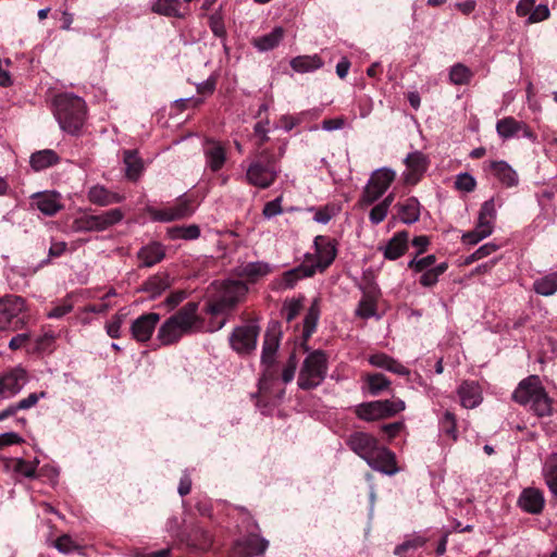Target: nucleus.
Listing matches in <instances>:
<instances>
[{
  "mask_svg": "<svg viewBox=\"0 0 557 557\" xmlns=\"http://www.w3.org/2000/svg\"><path fill=\"white\" fill-rule=\"evenodd\" d=\"M166 235L172 240H176V239L194 240L200 236V228L196 224L172 226V227L168 228Z\"/></svg>",
  "mask_w": 557,
  "mask_h": 557,
  "instance_id": "obj_39",
  "label": "nucleus"
},
{
  "mask_svg": "<svg viewBox=\"0 0 557 557\" xmlns=\"http://www.w3.org/2000/svg\"><path fill=\"white\" fill-rule=\"evenodd\" d=\"M369 393L372 396L379 395L384 389L388 388L391 381L382 373H373L367 376Z\"/></svg>",
  "mask_w": 557,
  "mask_h": 557,
  "instance_id": "obj_46",
  "label": "nucleus"
},
{
  "mask_svg": "<svg viewBox=\"0 0 557 557\" xmlns=\"http://www.w3.org/2000/svg\"><path fill=\"white\" fill-rule=\"evenodd\" d=\"M54 546L60 553L63 554H70L77 548L71 536L65 534L57 539Z\"/></svg>",
  "mask_w": 557,
  "mask_h": 557,
  "instance_id": "obj_61",
  "label": "nucleus"
},
{
  "mask_svg": "<svg viewBox=\"0 0 557 557\" xmlns=\"http://www.w3.org/2000/svg\"><path fill=\"white\" fill-rule=\"evenodd\" d=\"M209 25L212 30V33L216 37H224L226 34L224 23L222 21V17L219 14H212L209 17Z\"/></svg>",
  "mask_w": 557,
  "mask_h": 557,
  "instance_id": "obj_64",
  "label": "nucleus"
},
{
  "mask_svg": "<svg viewBox=\"0 0 557 557\" xmlns=\"http://www.w3.org/2000/svg\"><path fill=\"white\" fill-rule=\"evenodd\" d=\"M38 463L39 461L37 459L33 461H26L22 458H17L14 460L13 469L16 473L25 478H34Z\"/></svg>",
  "mask_w": 557,
  "mask_h": 557,
  "instance_id": "obj_48",
  "label": "nucleus"
},
{
  "mask_svg": "<svg viewBox=\"0 0 557 557\" xmlns=\"http://www.w3.org/2000/svg\"><path fill=\"white\" fill-rule=\"evenodd\" d=\"M280 346L278 336L268 332L264 336L261 352L262 375L259 380V394L267 395L276 384V352Z\"/></svg>",
  "mask_w": 557,
  "mask_h": 557,
  "instance_id": "obj_5",
  "label": "nucleus"
},
{
  "mask_svg": "<svg viewBox=\"0 0 557 557\" xmlns=\"http://www.w3.org/2000/svg\"><path fill=\"white\" fill-rule=\"evenodd\" d=\"M313 246L315 250L314 262L308 267L314 268V273L317 271L323 272L333 263L336 258V244L333 239L326 236L318 235L313 240Z\"/></svg>",
  "mask_w": 557,
  "mask_h": 557,
  "instance_id": "obj_14",
  "label": "nucleus"
},
{
  "mask_svg": "<svg viewBox=\"0 0 557 557\" xmlns=\"http://www.w3.org/2000/svg\"><path fill=\"white\" fill-rule=\"evenodd\" d=\"M32 198L35 200L36 208L48 216L55 215L62 208L60 195L58 193H35Z\"/></svg>",
  "mask_w": 557,
  "mask_h": 557,
  "instance_id": "obj_26",
  "label": "nucleus"
},
{
  "mask_svg": "<svg viewBox=\"0 0 557 557\" xmlns=\"http://www.w3.org/2000/svg\"><path fill=\"white\" fill-rule=\"evenodd\" d=\"M425 544V540L422 536H413L404 541L401 544L397 545L394 549V554L396 556L401 557L409 549H416L422 547Z\"/></svg>",
  "mask_w": 557,
  "mask_h": 557,
  "instance_id": "obj_52",
  "label": "nucleus"
},
{
  "mask_svg": "<svg viewBox=\"0 0 557 557\" xmlns=\"http://www.w3.org/2000/svg\"><path fill=\"white\" fill-rule=\"evenodd\" d=\"M460 405L467 409L478 407L482 400V388L475 381H463L457 388Z\"/></svg>",
  "mask_w": 557,
  "mask_h": 557,
  "instance_id": "obj_22",
  "label": "nucleus"
},
{
  "mask_svg": "<svg viewBox=\"0 0 557 557\" xmlns=\"http://www.w3.org/2000/svg\"><path fill=\"white\" fill-rule=\"evenodd\" d=\"M549 17V9L545 4L534 5L532 13L528 17V23H539Z\"/></svg>",
  "mask_w": 557,
  "mask_h": 557,
  "instance_id": "obj_60",
  "label": "nucleus"
},
{
  "mask_svg": "<svg viewBox=\"0 0 557 557\" xmlns=\"http://www.w3.org/2000/svg\"><path fill=\"white\" fill-rule=\"evenodd\" d=\"M187 546L190 548L198 550V552H206L208 550L212 545V537L211 535L200 529L195 528L188 535L186 540Z\"/></svg>",
  "mask_w": 557,
  "mask_h": 557,
  "instance_id": "obj_37",
  "label": "nucleus"
},
{
  "mask_svg": "<svg viewBox=\"0 0 557 557\" xmlns=\"http://www.w3.org/2000/svg\"><path fill=\"white\" fill-rule=\"evenodd\" d=\"M88 200L100 207H108L110 205L121 203L124 201L125 196L115 191H111L102 185H94L87 191Z\"/></svg>",
  "mask_w": 557,
  "mask_h": 557,
  "instance_id": "obj_24",
  "label": "nucleus"
},
{
  "mask_svg": "<svg viewBox=\"0 0 557 557\" xmlns=\"http://www.w3.org/2000/svg\"><path fill=\"white\" fill-rule=\"evenodd\" d=\"M521 127H523V122L507 116L497 122L496 132L503 139H509L517 136Z\"/></svg>",
  "mask_w": 557,
  "mask_h": 557,
  "instance_id": "obj_38",
  "label": "nucleus"
},
{
  "mask_svg": "<svg viewBox=\"0 0 557 557\" xmlns=\"http://www.w3.org/2000/svg\"><path fill=\"white\" fill-rule=\"evenodd\" d=\"M60 162V157L52 149H44L33 152L29 158L30 168L40 172Z\"/></svg>",
  "mask_w": 557,
  "mask_h": 557,
  "instance_id": "obj_30",
  "label": "nucleus"
},
{
  "mask_svg": "<svg viewBox=\"0 0 557 557\" xmlns=\"http://www.w3.org/2000/svg\"><path fill=\"white\" fill-rule=\"evenodd\" d=\"M408 248V233L401 231L396 233L383 248V255L388 260L400 258Z\"/></svg>",
  "mask_w": 557,
  "mask_h": 557,
  "instance_id": "obj_29",
  "label": "nucleus"
},
{
  "mask_svg": "<svg viewBox=\"0 0 557 557\" xmlns=\"http://www.w3.org/2000/svg\"><path fill=\"white\" fill-rule=\"evenodd\" d=\"M260 327L257 324L248 323L234 329L230 336L232 348L240 354H249L256 349Z\"/></svg>",
  "mask_w": 557,
  "mask_h": 557,
  "instance_id": "obj_13",
  "label": "nucleus"
},
{
  "mask_svg": "<svg viewBox=\"0 0 557 557\" xmlns=\"http://www.w3.org/2000/svg\"><path fill=\"white\" fill-rule=\"evenodd\" d=\"M174 206L177 210L176 216H182L183 219L191 216L195 212V207L189 198L181 197Z\"/></svg>",
  "mask_w": 557,
  "mask_h": 557,
  "instance_id": "obj_56",
  "label": "nucleus"
},
{
  "mask_svg": "<svg viewBox=\"0 0 557 557\" xmlns=\"http://www.w3.org/2000/svg\"><path fill=\"white\" fill-rule=\"evenodd\" d=\"M376 313L375 301L370 296H364L359 301V305L356 309V314L363 319H369L374 317Z\"/></svg>",
  "mask_w": 557,
  "mask_h": 557,
  "instance_id": "obj_50",
  "label": "nucleus"
},
{
  "mask_svg": "<svg viewBox=\"0 0 557 557\" xmlns=\"http://www.w3.org/2000/svg\"><path fill=\"white\" fill-rule=\"evenodd\" d=\"M160 321V314L149 312L138 317L131 326L132 336L139 343H146L151 338L153 331Z\"/></svg>",
  "mask_w": 557,
  "mask_h": 557,
  "instance_id": "obj_19",
  "label": "nucleus"
},
{
  "mask_svg": "<svg viewBox=\"0 0 557 557\" xmlns=\"http://www.w3.org/2000/svg\"><path fill=\"white\" fill-rule=\"evenodd\" d=\"M198 304L190 301L171 315L159 329L158 339L164 346L175 344L184 335L200 327Z\"/></svg>",
  "mask_w": 557,
  "mask_h": 557,
  "instance_id": "obj_2",
  "label": "nucleus"
},
{
  "mask_svg": "<svg viewBox=\"0 0 557 557\" xmlns=\"http://www.w3.org/2000/svg\"><path fill=\"white\" fill-rule=\"evenodd\" d=\"M405 401L399 398L362 403L356 408L357 416L366 421L393 417L405 410Z\"/></svg>",
  "mask_w": 557,
  "mask_h": 557,
  "instance_id": "obj_9",
  "label": "nucleus"
},
{
  "mask_svg": "<svg viewBox=\"0 0 557 557\" xmlns=\"http://www.w3.org/2000/svg\"><path fill=\"white\" fill-rule=\"evenodd\" d=\"M388 211L384 203L379 202L370 210L369 221L371 224L377 225L385 220Z\"/></svg>",
  "mask_w": 557,
  "mask_h": 557,
  "instance_id": "obj_57",
  "label": "nucleus"
},
{
  "mask_svg": "<svg viewBox=\"0 0 557 557\" xmlns=\"http://www.w3.org/2000/svg\"><path fill=\"white\" fill-rule=\"evenodd\" d=\"M310 211H314L313 221L320 224H327L335 215V209L332 206H324L318 209L310 208Z\"/></svg>",
  "mask_w": 557,
  "mask_h": 557,
  "instance_id": "obj_54",
  "label": "nucleus"
},
{
  "mask_svg": "<svg viewBox=\"0 0 557 557\" xmlns=\"http://www.w3.org/2000/svg\"><path fill=\"white\" fill-rule=\"evenodd\" d=\"M53 115L63 132L70 135H78L86 121V102L72 92L55 95L53 98Z\"/></svg>",
  "mask_w": 557,
  "mask_h": 557,
  "instance_id": "obj_1",
  "label": "nucleus"
},
{
  "mask_svg": "<svg viewBox=\"0 0 557 557\" xmlns=\"http://www.w3.org/2000/svg\"><path fill=\"white\" fill-rule=\"evenodd\" d=\"M297 369V360L295 355H290L288 358L283 371H282V381L287 384L294 380L295 373Z\"/></svg>",
  "mask_w": 557,
  "mask_h": 557,
  "instance_id": "obj_59",
  "label": "nucleus"
},
{
  "mask_svg": "<svg viewBox=\"0 0 557 557\" xmlns=\"http://www.w3.org/2000/svg\"><path fill=\"white\" fill-rule=\"evenodd\" d=\"M393 358L384 352L373 354L369 357V363L373 367L387 370Z\"/></svg>",
  "mask_w": 557,
  "mask_h": 557,
  "instance_id": "obj_62",
  "label": "nucleus"
},
{
  "mask_svg": "<svg viewBox=\"0 0 557 557\" xmlns=\"http://www.w3.org/2000/svg\"><path fill=\"white\" fill-rule=\"evenodd\" d=\"M124 218L121 209L114 208L102 212L101 214H86L76 218L73 221L74 232H103L109 227L120 223Z\"/></svg>",
  "mask_w": 557,
  "mask_h": 557,
  "instance_id": "obj_10",
  "label": "nucleus"
},
{
  "mask_svg": "<svg viewBox=\"0 0 557 557\" xmlns=\"http://www.w3.org/2000/svg\"><path fill=\"white\" fill-rule=\"evenodd\" d=\"M125 175L128 180L136 181L144 170V163L136 150H125L123 154Z\"/></svg>",
  "mask_w": 557,
  "mask_h": 557,
  "instance_id": "obj_35",
  "label": "nucleus"
},
{
  "mask_svg": "<svg viewBox=\"0 0 557 557\" xmlns=\"http://www.w3.org/2000/svg\"><path fill=\"white\" fill-rule=\"evenodd\" d=\"M271 271V267L267 262L257 261L249 262L242 269V275L251 282H256L259 277L265 276Z\"/></svg>",
  "mask_w": 557,
  "mask_h": 557,
  "instance_id": "obj_42",
  "label": "nucleus"
},
{
  "mask_svg": "<svg viewBox=\"0 0 557 557\" xmlns=\"http://www.w3.org/2000/svg\"><path fill=\"white\" fill-rule=\"evenodd\" d=\"M290 67L297 73H309L319 70L324 62L318 54L298 55L290 60Z\"/></svg>",
  "mask_w": 557,
  "mask_h": 557,
  "instance_id": "obj_33",
  "label": "nucleus"
},
{
  "mask_svg": "<svg viewBox=\"0 0 557 557\" xmlns=\"http://www.w3.org/2000/svg\"><path fill=\"white\" fill-rule=\"evenodd\" d=\"M495 220L496 209L494 199H488L481 206L478 223L474 230L462 235V243L475 245L482 239L488 237L493 233Z\"/></svg>",
  "mask_w": 557,
  "mask_h": 557,
  "instance_id": "obj_12",
  "label": "nucleus"
},
{
  "mask_svg": "<svg viewBox=\"0 0 557 557\" xmlns=\"http://www.w3.org/2000/svg\"><path fill=\"white\" fill-rule=\"evenodd\" d=\"M280 171L274 156L269 150H262L248 165L245 178L249 185L265 189L274 184Z\"/></svg>",
  "mask_w": 557,
  "mask_h": 557,
  "instance_id": "obj_4",
  "label": "nucleus"
},
{
  "mask_svg": "<svg viewBox=\"0 0 557 557\" xmlns=\"http://www.w3.org/2000/svg\"><path fill=\"white\" fill-rule=\"evenodd\" d=\"M395 209L397 211L398 219L404 224H413L419 221L421 214V205L416 197H409L404 201L396 203Z\"/></svg>",
  "mask_w": 557,
  "mask_h": 557,
  "instance_id": "obj_27",
  "label": "nucleus"
},
{
  "mask_svg": "<svg viewBox=\"0 0 557 557\" xmlns=\"http://www.w3.org/2000/svg\"><path fill=\"white\" fill-rule=\"evenodd\" d=\"M542 474L549 492L557 496V454H552L546 458Z\"/></svg>",
  "mask_w": 557,
  "mask_h": 557,
  "instance_id": "obj_36",
  "label": "nucleus"
},
{
  "mask_svg": "<svg viewBox=\"0 0 557 557\" xmlns=\"http://www.w3.org/2000/svg\"><path fill=\"white\" fill-rule=\"evenodd\" d=\"M171 285L170 278L168 275L158 274L151 276L144 286V290L149 293L152 298L161 295L165 289H168Z\"/></svg>",
  "mask_w": 557,
  "mask_h": 557,
  "instance_id": "obj_41",
  "label": "nucleus"
},
{
  "mask_svg": "<svg viewBox=\"0 0 557 557\" xmlns=\"http://www.w3.org/2000/svg\"><path fill=\"white\" fill-rule=\"evenodd\" d=\"M396 177V172L389 168H382L375 170L360 197L362 206H371L376 202L389 188Z\"/></svg>",
  "mask_w": 557,
  "mask_h": 557,
  "instance_id": "obj_11",
  "label": "nucleus"
},
{
  "mask_svg": "<svg viewBox=\"0 0 557 557\" xmlns=\"http://www.w3.org/2000/svg\"><path fill=\"white\" fill-rule=\"evenodd\" d=\"M284 36L285 29L282 26H276L270 33L255 37L251 44L259 52H267L276 48Z\"/></svg>",
  "mask_w": 557,
  "mask_h": 557,
  "instance_id": "obj_28",
  "label": "nucleus"
},
{
  "mask_svg": "<svg viewBox=\"0 0 557 557\" xmlns=\"http://www.w3.org/2000/svg\"><path fill=\"white\" fill-rule=\"evenodd\" d=\"M373 470L387 475H394L398 472L395 455L386 447L379 446L375 451L366 460Z\"/></svg>",
  "mask_w": 557,
  "mask_h": 557,
  "instance_id": "obj_18",
  "label": "nucleus"
},
{
  "mask_svg": "<svg viewBox=\"0 0 557 557\" xmlns=\"http://www.w3.org/2000/svg\"><path fill=\"white\" fill-rule=\"evenodd\" d=\"M313 275L314 268H310L308 264H300L283 274L280 286L285 289L293 288L299 280Z\"/></svg>",
  "mask_w": 557,
  "mask_h": 557,
  "instance_id": "obj_34",
  "label": "nucleus"
},
{
  "mask_svg": "<svg viewBox=\"0 0 557 557\" xmlns=\"http://www.w3.org/2000/svg\"><path fill=\"white\" fill-rule=\"evenodd\" d=\"M301 307L302 305L300 300H286L282 308V315L287 322H290L299 314Z\"/></svg>",
  "mask_w": 557,
  "mask_h": 557,
  "instance_id": "obj_53",
  "label": "nucleus"
},
{
  "mask_svg": "<svg viewBox=\"0 0 557 557\" xmlns=\"http://www.w3.org/2000/svg\"><path fill=\"white\" fill-rule=\"evenodd\" d=\"M151 11L166 17L184 18L189 13V8L182 0H156Z\"/></svg>",
  "mask_w": 557,
  "mask_h": 557,
  "instance_id": "obj_25",
  "label": "nucleus"
},
{
  "mask_svg": "<svg viewBox=\"0 0 557 557\" xmlns=\"http://www.w3.org/2000/svg\"><path fill=\"white\" fill-rule=\"evenodd\" d=\"M164 257V246L158 242H152L138 251V259L144 267H152L159 263Z\"/></svg>",
  "mask_w": 557,
  "mask_h": 557,
  "instance_id": "obj_31",
  "label": "nucleus"
},
{
  "mask_svg": "<svg viewBox=\"0 0 557 557\" xmlns=\"http://www.w3.org/2000/svg\"><path fill=\"white\" fill-rule=\"evenodd\" d=\"M148 214L151 218V220L156 221V222L166 223V222H172V221H176V220H183L182 216H176L177 210H176L175 206H171V207L162 208V209L149 208Z\"/></svg>",
  "mask_w": 557,
  "mask_h": 557,
  "instance_id": "obj_44",
  "label": "nucleus"
},
{
  "mask_svg": "<svg viewBox=\"0 0 557 557\" xmlns=\"http://www.w3.org/2000/svg\"><path fill=\"white\" fill-rule=\"evenodd\" d=\"M471 78L472 72L461 63L455 64L449 71V79L454 85H466Z\"/></svg>",
  "mask_w": 557,
  "mask_h": 557,
  "instance_id": "obj_47",
  "label": "nucleus"
},
{
  "mask_svg": "<svg viewBox=\"0 0 557 557\" xmlns=\"http://www.w3.org/2000/svg\"><path fill=\"white\" fill-rule=\"evenodd\" d=\"M441 430L450 436L453 440L457 438V430H456V417L453 412L446 411L443 418L440 421Z\"/></svg>",
  "mask_w": 557,
  "mask_h": 557,
  "instance_id": "obj_51",
  "label": "nucleus"
},
{
  "mask_svg": "<svg viewBox=\"0 0 557 557\" xmlns=\"http://www.w3.org/2000/svg\"><path fill=\"white\" fill-rule=\"evenodd\" d=\"M203 154L206 159V165L212 171H220L226 162V150L221 143L215 140H207Z\"/></svg>",
  "mask_w": 557,
  "mask_h": 557,
  "instance_id": "obj_23",
  "label": "nucleus"
},
{
  "mask_svg": "<svg viewBox=\"0 0 557 557\" xmlns=\"http://www.w3.org/2000/svg\"><path fill=\"white\" fill-rule=\"evenodd\" d=\"M518 506L528 513H541L545 506L543 492L535 487L524 488L519 495Z\"/></svg>",
  "mask_w": 557,
  "mask_h": 557,
  "instance_id": "obj_21",
  "label": "nucleus"
},
{
  "mask_svg": "<svg viewBox=\"0 0 557 557\" xmlns=\"http://www.w3.org/2000/svg\"><path fill=\"white\" fill-rule=\"evenodd\" d=\"M267 547L268 541L258 535L251 534L236 541L231 550V557H255L264 553Z\"/></svg>",
  "mask_w": 557,
  "mask_h": 557,
  "instance_id": "obj_17",
  "label": "nucleus"
},
{
  "mask_svg": "<svg viewBox=\"0 0 557 557\" xmlns=\"http://www.w3.org/2000/svg\"><path fill=\"white\" fill-rule=\"evenodd\" d=\"M24 298L15 295L0 298V330L17 331L26 323Z\"/></svg>",
  "mask_w": 557,
  "mask_h": 557,
  "instance_id": "obj_8",
  "label": "nucleus"
},
{
  "mask_svg": "<svg viewBox=\"0 0 557 557\" xmlns=\"http://www.w3.org/2000/svg\"><path fill=\"white\" fill-rule=\"evenodd\" d=\"M28 381L27 372L16 367L0 375V399H8L18 394Z\"/></svg>",
  "mask_w": 557,
  "mask_h": 557,
  "instance_id": "obj_16",
  "label": "nucleus"
},
{
  "mask_svg": "<svg viewBox=\"0 0 557 557\" xmlns=\"http://www.w3.org/2000/svg\"><path fill=\"white\" fill-rule=\"evenodd\" d=\"M348 447L364 461L379 448L377 440L366 432H355L347 440Z\"/></svg>",
  "mask_w": 557,
  "mask_h": 557,
  "instance_id": "obj_20",
  "label": "nucleus"
},
{
  "mask_svg": "<svg viewBox=\"0 0 557 557\" xmlns=\"http://www.w3.org/2000/svg\"><path fill=\"white\" fill-rule=\"evenodd\" d=\"M512 398L516 403L528 406L537 417H547L553 413V399L537 375H530L522 380L515 389Z\"/></svg>",
  "mask_w": 557,
  "mask_h": 557,
  "instance_id": "obj_3",
  "label": "nucleus"
},
{
  "mask_svg": "<svg viewBox=\"0 0 557 557\" xmlns=\"http://www.w3.org/2000/svg\"><path fill=\"white\" fill-rule=\"evenodd\" d=\"M248 287L240 281H226L218 297L209 305L208 312L216 315L232 311L244 299Z\"/></svg>",
  "mask_w": 557,
  "mask_h": 557,
  "instance_id": "obj_7",
  "label": "nucleus"
},
{
  "mask_svg": "<svg viewBox=\"0 0 557 557\" xmlns=\"http://www.w3.org/2000/svg\"><path fill=\"white\" fill-rule=\"evenodd\" d=\"M326 372V355L321 350H314L305 358L297 384L301 389L315 388L324 381Z\"/></svg>",
  "mask_w": 557,
  "mask_h": 557,
  "instance_id": "obj_6",
  "label": "nucleus"
},
{
  "mask_svg": "<svg viewBox=\"0 0 557 557\" xmlns=\"http://www.w3.org/2000/svg\"><path fill=\"white\" fill-rule=\"evenodd\" d=\"M406 170L403 172L401 177L406 185H417L428 171L430 160L421 151H413L407 154L404 160Z\"/></svg>",
  "mask_w": 557,
  "mask_h": 557,
  "instance_id": "obj_15",
  "label": "nucleus"
},
{
  "mask_svg": "<svg viewBox=\"0 0 557 557\" xmlns=\"http://www.w3.org/2000/svg\"><path fill=\"white\" fill-rule=\"evenodd\" d=\"M283 212L282 209V197H277L272 201L264 205L262 214L265 219L270 220Z\"/></svg>",
  "mask_w": 557,
  "mask_h": 557,
  "instance_id": "obj_58",
  "label": "nucleus"
},
{
  "mask_svg": "<svg viewBox=\"0 0 557 557\" xmlns=\"http://www.w3.org/2000/svg\"><path fill=\"white\" fill-rule=\"evenodd\" d=\"M320 315V310L318 306V300H314L310 308L308 309L305 320H304V337L309 338L315 330L318 320Z\"/></svg>",
  "mask_w": 557,
  "mask_h": 557,
  "instance_id": "obj_45",
  "label": "nucleus"
},
{
  "mask_svg": "<svg viewBox=\"0 0 557 557\" xmlns=\"http://www.w3.org/2000/svg\"><path fill=\"white\" fill-rule=\"evenodd\" d=\"M435 261L436 257L434 255H428L423 258H413L408 262V268L419 273L434 268Z\"/></svg>",
  "mask_w": 557,
  "mask_h": 557,
  "instance_id": "obj_49",
  "label": "nucleus"
},
{
  "mask_svg": "<svg viewBox=\"0 0 557 557\" xmlns=\"http://www.w3.org/2000/svg\"><path fill=\"white\" fill-rule=\"evenodd\" d=\"M493 174L498 181L507 187H513L518 184L517 172L505 161H495L491 164Z\"/></svg>",
  "mask_w": 557,
  "mask_h": 557,
  "instance_id": "obj_32",
  "label": "nucleus"
},
{
  "mask_svg": "<svg viewBox=\"0 0 557 557\" xmlns=\"http://www.w3.org/2000/svg\"><path fill=\"white\" fill-rule=\"evenodd\" d=\"M45 397H46L45 392L32 393L27 397L17 401L16 405L20 410H26V409L34 407L39 401V399L45 398Z\"/></svg>",
  "mask_w": 557,
  "mask_h": 557,
  "instance_id": "obj_63",
  "label": "nucleus"
},
{
  "mask_svg": "<svg viewBox=\"0 0 557 557\" xmlns=\"http://www.w3.org/2000/svg\"><path fill=\"white\" fill-rule=\"evenodd\" d=\"M476 182L469 173H460L456 176L455 187L459 190L470 193L474 190Z\"/></svg>",
  "mask_w": 557,
  "mask_h": 557,
  "instance_id": "obj_55",
  "label": "nucleus"
},
{
  "mask_svg": "<svg viewBox=\"0 0 557 557\" xmlns=\"http://www.w3.org/2000/svg\"><path fill=\"white\" fill-rule=\"evenodd\" d=\"M448 269L447 262H441L434 268L421 272L419 283L424 287H432L438 282V277Z\"/></svg>",
  "mask_w": 557,
  "mask_h": 557,
  "instance_id": "obj_43",
  "label": "nucleus"
},
{
  "mask_svg": "<svg viewBox=\"0 0 557 557\" xmlns=\"http://www.w3.org/2000/svg\"><path fill=\"white\" fill-rule=\"evenodd\" d=\"M533 289L542 296L554 295L557 292V271L535 280Z\"/></svg>",
  "mask_w": 557,
  "mask_h": 557,
  "instance_id": "obj_40",
  "label": "nucleus"
}]
</instances>
